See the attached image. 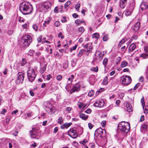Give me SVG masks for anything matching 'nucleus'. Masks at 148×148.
Returning <instances> with one entry per match:
<instances>
[{"instance_id":"obj_18","label":"nucleus","mask_w":148,"mask_h":148,"mask_svg":"<svg viewBox=\"0 0 148 148\" xmlns=\"http://www.w3.org/2000/svg\"><path fill=\"white\" fill-rule=\"evenodd\" d=\"M127 3V0H120V6L122 8H124Z\"/></svg>"},{"instance_id":"obj_8","label":"nucleus","mask_w":148,"mask_h":148,"mask_svg":"<svg viewBox=\"0 0 148 148\" xmlns=\"http://www.w3.org/2000/svg\"><path fill=\"white\" fill-rule=\"evenodd\" d=\"M23 38L24 40L23 43L25 46H29L32 42V37L29 35L24 36Z\"/></svg>"},{"instance_id":"obj_38","label":"nucleus","mask_w":148,"mask_h":148,"mask_svg":"<svg viewBox=\"0 0 148 148\" xmlns=\"http://www.w3.org/2000/svg\"><path fill=\"white\" fill-rule=\"evenodd\" d=\"M85 29L83 27H80L78 28L79 32L82 34L84 31Z\"/></svg>"},{"instance_id":"obj_58","label":"nucleus","mask_w":148,"mask_h":148,"mask_svg":"<svg viewBox=\"0 0 148 148\" xmlns=\"http://www.w3.org/2000/svg\"><path fill=\"white\" fill-rule=\"evenodd\" d=\"M77 45H75L72 48H71L70 49V51L71 52L72 51L75 50L77 47Z\"/></svg>"},{"instance_id":"obj_37","label":"nucleus","mask_w":148,"mask_h":148,"mask_svg":"<svg viewBox=\"0 0 148 148\" xmlns=\"http://www.w3.org/2000/svg\"><path fill=\"white\" fill-rule=\"evenodd\" d=\"M138 37L137 35H134L131 38V40H130V42H131L133 40H136L138 38Z\"/></svg>"},{"instance_id":"obj_36","label":"nucleus","mask_w":148,"mask_h":148,"mask_svg":"<svg viewBox=\"0 0 148 148\" xmlns=\"http://www.w3.org/2000/svg\"><path fill=\"white\" fill-rule=\"evenodd\" d=\"M88 142L87 140L86 139H84L82 141L80 142V144H82L83 145V146H85V145H86V143Z\"/></svg>"},{"instance_id":"obj_7","label":"nucleus","mask_w":148,"mask_h":148,"mask_svg":"<svg viewBox=\"0 0 148 148\" xmlns=\"http://www.w3.org/2000/svg\"><path fill=\"white\" fill-rule=\"evenodd\" d=\"M51 6V3L49 2H42L41 4L40 8L42 12L46 11Z\"/></svg>"},{"instance_id":"obj_16","label":"nucleus","mask_w":148,"mask_h":148,"mask_svg":"<svg viewBox=\"0 0 148 148\" xmlns=\"http://www.w3.org/2000/svg\"><path fill=\"white\" fill-rule=\"evenodd\" d=\"M54 82H52L49 83H47L46 84L44 83L41 85V87L42 88H44L45 87L46 85L48 87H51V89L52 90L54 88Z\"/></svg>"},{"instance_id":"obj_11","label":"nucleus","mask_w":148,"mask_h":148,"mask_svg":"<svg viewBox=\"0 0 148 148\" xmlns=\"http://www.w3.org/2000/svg\"><path fill=\"white\" fill-rule=\"evenodd\" d=\"M24 77V74L22 72H19L17 75L16 82L18 83H22Z\"/></svg>"},{"instance_id":"obj_26","label":"nucleus","mask_w":148,"mask_h":148,"mask_svg":"<svg viewBox=\"0 0 148 148\" xmlns=\"http://www.w3.org/2000/svg\"><path fill=\"white\" fill-rule=\"evenodd\" d=\"M33 29L35 30L36 32H37L38 30L39 31H41L42 30L41 29H38V25L37 24H35L33 25Z\"/></svg>"},{"instance_id":"obj_47","label":"nucleus","mask_w":148,"mask_h":148,"mask_svg":"<svg viewBox=\"0 0 148 148\" xmlns=\"http://www.w3.org/2000/svg\"><path fill=\"white\" fill-rule=\"evenodd\" d=\"M46 65L45 64L44 66V67L40 70V72L41 73H43L46 70Z\"/></svg>"},{"instance_id":"obj_29","label":"nucleus","mask_w":148,"mask_h":148,"mask_svg":"<svg viewBox=\"0 0 148 148\" xmlns=\"http://www.w3.org/2000/svg\"><path fill=\"white\" fill-rule=\"evenodd\" d=\"M85 53V51L83 49L80 50L77 56L78 57H80L82 56L83 53Z\"/></svg>"},{"instance_id":"obj_34","label":"nucleus","mask_w":148,"mask_h":148,"mask_svg":"<svg viewBox=\"0 0 148 148\" xmlns=\"http://www.w3.org/2000/svg\"><path fill=\"white\" fill-rule=\"evenodd\" d=\"M140 56L144 59L147 58H148V54L147 53H143Z\"/></svg>"},{"instance_id":"obj_5","label":"nucleus","mask_w":148,"mask_h":148,"mask_svg":"<svg viewBox=\"0 0 148 148\" xmlns=\"http://www.w3.org/2000/svg\"><path fill=\"white\" fill-rule=\"evenodd\" d=\"M120 81L124 85H128L131 82L132 79L130 76L127 75L123 76L120 79Z\"/></svg>"},{"instance_id":"obj_50","label":"nucleus","mask_w":148,"mask_h":148,"mask_svg":"<svg viewBox=\"0 0 148 148\" xmlns=\"http://www.w3.org/2000/svg\"><path fill=\"white\" fill-rule=\"evenodd\" d=\"M140 84L139 83H137L134 86V88L133 90H136L140 86Z\"/></svg>"},{"instance_id":"obj_51","label":"nucleus","mask_w":148,"mask_h":148,"mask_svg":"<svg viewBox=\"0 0 148 148\" xmlns=\"http://www.w3.org/2000/svg\"><path fill=\"white\" fill-rule=\"evenodd\" d=\"M106 121L105 120L102 121L101 122V125L103 127H104L106 125Z\"/></svg>"},{"instance_id":"obj_42","label":"nucleus","mask_w":148,"mask_h":148,"mask_svg":"<svg viewBox=\"0 0 148 148\" xmlns=\"http://www.w3.org/2000/svg\"><path fill=\"white\" fill-rule=\"evenodd\" d=\"M22 26L23 28H28L29 27V23H26L22 25Z\"/></svg>"},{"instance_id":"obj_3","label":"nucleus","mask_w":148,"mask_h":148,"mask_svg":"<svg viewBox=\"0 0 148 148\" xmlns=\"http://www.w3.org/2000/svg\"><path fill=\"white\" fill-rule=\"evenodd\" d=\"M135 0H130L128 5L125 10V14L126 16L130 15L135 7Z\"/></svg>"},{"instance_id":"obj_53","label":"nucleus","mask_w":148,"mask_h":148,"mask_svg":"<svg viewBox=\"0 0 148 148\" xmlns=\"http://www.w3.org/2000/svg\"><path fill=\"white\" fill-rule=\"evenodd\" d=\"M18 21L20 22H25V20L23 18L19 16L18 17Z\"/></svg>"},{"instance_id":"obj_35","label":"nucleus","mask_w":148,"mask_h":148,"mask_svg":"<svg viewBox=\"0 0 148 148\" xmlns=\"http://www.w3.org/2000/svg\"><path fill=\"white\" fill-rule=\"evenodd\" d=\"M35 53V51L34 50H30L29 52L27 53L28 55H29L30 56H33Z\"/></svg>"},{"instance_id":"obj_52","label":"nucleus","mask_w":148,"mask_h":148,"mask_svg":"<svg viewBox=\"0 0 148 148\" xmlns=\"http://www.w3.org/2000/svg\"><path fill=\"white\" fill-rule=\"evenodd\" d=\"M61 21L62 23H65L67 21V20L66 19V16H63L61 20Z\"/></svg>"},{"instance_id":"obj_21","label":"nucleus","mask_w":148,"mask_h":148,"mask_svg":"<svg viewBox=\"0 0 148 148\" xmlns=\"http://www.w3.org/2000/svg\"><path fill=\"white\" fill-rule=\"evenodd\" d=\"M72 124L71 123H67L63 124L61 126V128L62 129H64V128H67L69 127Z\"/></svg>"},{"instance_id":"obj_63","label":"nucleus","mask_w":148,"mask_h":148,"mask_svg":"<svg viewBox=\"0 0 148 148\" xmlns=\"http://www.w3.org/2000/svg\"><path fill=\"white\" fill-rule=\"evenodd\" d=\"M8 71V69L7 68H5L3 71V73L4 75L7 74V72Z\"/></svg>"},{"instance_id":"obj_40","label":"nucleus","mask_w":148,"mask_h":148,"mask_svg":"<svg viewBox=\"0 0 148 148\" xmlns=\"http://www.w3.org/2000/svg\"><path fill=\"white\" fill-rule=\"evenodd\" d=\"M103 84L104 85L107 84L108 83V77L107 76L103 80Z\"/></svg>"},{"instance_id":"obj_43","label":"nucleus","mask_w":148,"mask_h":148,"mask_svg":"<svg viewBox=\"0 0 148 148\" xmlns=\"http://www.w3.org/2000/svg\"><path fill=\"white\" fill-rule=\"evenodd\" d=\"M58 38H60L62 39H63L64 38V36L62 35V33L60 32L58 35Z\"/></svg>"},{"instance_id":"obj_12","label":"nucleus","mask_w":148,"mask_h":148,"mask_svg":"<svg viewBox=\"0 0 148 148\" xmlns=\"http://www.w3.org/2000/svg\"><path fill=\"white\" fill-rule=\"evenodd\" d=\"M104 131L105 132V130H103L102 128H99L95 130V135L96 137L98 136L101 137H103Z\"/></svg>"},{"instance_id":"obj_13","label":"nucleus","mask_w":148,"mask_h":148,"mask_svg":"<svg viewBox=\"0 0 148 148\" xmlns=\"http://www.w3.org/2000/svg\"><path fill=\"white\" fill-rule=\"evenodd\" d=\"M104 104V102L103 100H97L94 103V105L96 107H101Z\"/></svg>"},{"instance_id":"obj_39","label":"nucleus","mask_w":148,"mask_h":148,"mask_svg":"<svg viewBox=\"0 0 148 148\" xmlns=\"http://www.w3.org/2000/svg\"><path fill=\"white\" fill-rule=\"evenodd\" d=\"M140 101L142 103L143 108V109H144L145 107V103L144 102V100L143 97V98L141 99Z\"/></svg>"},{"instance_id":"obj_45","label":"nucleus","mask_w":148,"mask_h":148,"mask_svg":"<svg viewBox=\"0 0 148 148\" xmlns=\"http://www.w3.org/2000/svg\"><path fill=\"white\" fill-rule=\"evenodd\" d=\"M94 94V92L93 90H92L90 91L88 94V95L89 97H92Z\"/></svg>"},{"instance_id":"obj_31","label":"nucleus","mask_w":148,"mask_h":148,"mask_svg":"<svg viewBox=\"0 0 148 148\" xmlns=\"http://www.w3.org/2000/svg\"><path fill=\"white\" fill-rule=\"evenodd\" d=\"M90 70L91 71L97 72L98 71V67L97 66L96 67H92L90 69Z\"/></svg>"},{"instance_id":"obj_15","label":"nucleus","mask_w":148,"mask_h":148,"mask_svg":"<svg viewBox=\"0 0 148 148\" xmlns=\"http://www.w3.org/2000/svg\"><path fill=\"white\" fill-rule=\"evenodd\" d=\"M148 123L147 122H145L142 125L141 128L140 130L142 132L145 133L147 131V128Z\"/></svg>"},{"instance_id":"obj_33","label":"nucleus","mask_w":148,"mask_h":148,"mask_svg":"<svg viewBox=\"0 0 148 148\" xmlns=\"http://www.w3.org/2000/svg\"><path fill=\"white\" fill-rule=\"evenodd\" d=\"M84 21L80 20L79 19H77L75 21V23L77 25H79L80 24L84 23Z\"/></svg>"},{"instance_id":"obj_41","label":"nucleus","mask_w":148,"mask_h":148,"mask_svg":"<svg viewBox=\"0 0 148 148\" xmlns=\"http://www.w3.org/2000/svg\"><path fill=\"white\" fill-rule=\"evenodd\" d=\"M92 37L97 39L99 37V36L98 33H95L92 34Z\"/></svg>"},{"instance_id":"obj_32","label":"nucleus","mask_w":148,"mask_h":148,"mask_svg":"<svg viewBox=\"0 0 148 148\" xmlns=\"http://www.w3.org/2000/svg\"><path fill=\"white\" fill-rule=\"evenodd\" d=\"M108 61V59L107 58H104L103 61V64L104 66L105 67H106V65L107 64Z\"/></svg>"},{"instance_id":"obj_23","label":"nucleus","mask_w":148,"mask_h":148,"mask_svg":"<svg viewBox=\"0 0 148 148\" xmlns=\"http://www.w3.org/2000/svg\"><path fill=\"white\" fill-rule=\"evenodd\" d=\"M77 104L79 108H82L83 109H84L86 106V104H84L82 102L79 101L78 102Z\"/></svg>"},{"instance_id":"obj_59","label":"nucleus","mask_w":148,"mask_h":148,"mask_svg":"<svg viewBox=\"0 0 148 148\" xmlns=\"http://www.w3.org/2000/svg\"><path fill=\"white\" fill-rule=\"evenodd\" d=\"M91 110L90 108L88 109L85 111V112L87 114H90L91 112Z\"/></svg>"},{"instance_id":"obj_30","label":"nucleus","mask_w":148,"mask_h":148,"mask_svg":"<svg viewBox=\"0 0 148 148\" xmlns=\"http://www.w3.org/2000/svg\"><path fill=\"white\" fill-rule=\"evenodd\" d=\"M128 63L126 61H124L122 62L121 66V68H123L127 66Z\"/></svg>"},{"instance_id":"obj_24","label":"nucleus","mask_w":148,"mask_h":148,"mask_svg":"<svg viewBox=\"0 0 148 148\" xmlns=\"http://www.w3.org/2000/svg\"><path fill=\"white\" fill-rule=\"evenodd\" d=\"M48 105L51 106L50 107H49L48 109L49 110H48V111L50 112L51 114L55 112V108L53 107H52L50 103H49Z\"/></svg>"},{"instance_id":"obj_9","label":"nucleus","mask_w":148,"mask_h":148,"mask_svg":"<svg viewBox=\"0 0 148 148\" xmlns=\"http://www.w3.org/2000/svg\"><path fill=\"white\" fill-rule=\"evenodd\" d=\"M103 54L100 51H97L95 53L94 57V60L96 61H100L103 58Z\"/></svg>"},{"instance_id":"obj_44","label":"nucleus","mask_w":148,"mask_h":148,"mask_svg":"<svg viewBox=\"0 0 148 148\" xmlns=\"http://www.w3.org/2000/svg\"><path fill=\"white\" fill-rule=\"evenodd\" d=\"M145 107V109L144 108V112L145 114L148 113V106L146 105Z\"/></svg>"},{"instance_id":"obj_57","label":"nucleus","mask_w":148,"mask_h":148,"mask_svg":"<svg viewBox=\"0 0 148 148\" xmlns=\"http://www.w3.org/2000/svg\"><path fill=\"white\" fill-rule=\"evenodd\" d=\"M80 3L77 4L75 5V8L77 10V11H78L79 8L80 7Z\"/></svg>"},{"instance_id":"obj_17","label":"nucleus","mask_w":148,"mask_h":148,"mask_svg":"<svg viewBox=\"0 0 148 148\" xmlns=\"http://www.w3.org/2000/svg\"><path fill=\"white\" fill-rule=\"evenodd\" d=\"M140 26V23L139 22H137L134 25V27L132 28V29L134 31L136 32L138 30Z\"/></svg>"},{"instance_id":"obj_25","label":"nucleus","mask_w":148,"mask_h":148,"mask_svg":"<svg viewBox=\"0 0 148 148\" xmlns=\"http://www.w3.org/2000/svg\"><path fill=\"white\" fill-rule=\"evenodd\" d=\"M127 40L125 39H123L119 43L118 45V47H121L125 42Z\"/></svg>"},{"instance_id":"obj_61","label":"nucleus","mask_w":148,"mask_h":148,"mask_svg":"<svg viewBox=\"0 0 148 148\" xmlns=\"http://www.w3.org/2000/svg\"><path fill=\"white\" fill-rule=\"evenodd\" d=\"M90 148H95V145L94 143H91L90 144Z\"/></svg>"},{"instance_id":"obj_14","label":"nucleus","mask_w":148,"mask_h":148,"mask_svg":"<svg viewBox=\"0 0 148 148\" xmlns=\"http://www.w3.org/2000/svg\"><path fill=\"white\" fill-rule=\"evenodd\" d=\"M80 86L79 83L76 84L71 89L70 93H72L76 91H78L80 90Z\"/></svg>"},{"instance_id":"obj_4","label":"nucleus","mask_w":148,"mask_h":148,"mask_svg":"<svg viewBox=\"0 0 148 148\" xmlns=\"http://www.w3.org/2000/svg\"><path fill=\"white\" fill-rule=\"evenodd\" d=\"M27 77L29 80L32 82L34 80L36 75L33 69H29L27 71Z\"/></svg>"},{"instance_id":"obj_60","label":"nucleus","mask_w":148,"mask_h":148,"mask_svg":"<svg viewBox=\"0 0 148 148\" xmlns=\"http://www.w3.org/2000/svg\"><path fill=\"white\" fill-rule=\"evenodd\" d=\"M58 7H56L54 10V12L55 13H57L58 12Z\"/></svg>"},{"instance_id":"obj_10","label":"nucleus","mask_w":148,"mask_h":148,"mask_svg":"<svg viewBox=\"0 0 148 148\" xmlns=\"http://www.w3.org/2000/svg\"><path fill=\"white\" fill-rule=\"evenodd\" d=\"M68 135L73 138H76L78 135L75 130L72 129H70L68 131Z\"/></svg>"},{"instance_id":"obj_56","label":"nucleus","mask_w":148,"mask_h":148,"mask_svg":"<svg viewBox=\"0 0 148 148\" xmlns=\"http://www.w3.org/2000/svg\"><path fill=\"white\" fill-rule=\"evenodd\" d=\"M56 27H59L60 25V23L59 21H56L54 23Z\"/></svg>"},{"instance_id":"obj_48","label":"nucleus","mask_w":148,"mask_h":148,"mask_svg":"<svg viewBox=\"0 0 148 148\" xmlns=\"http://www.w3.org/2000/svg\"><path fill=\"white\" fill-rule=\"evenodd\" d=\"M103 41H106L108 40V36L107 35H104L103 38Z\"/></svg>"},{"instance_id":"obj_1","label":"nucleus","mask_w":148,"mask_h":148,"mask_svg":"<svg viewBox=\"0 0 148 148\" xmlns=\"http://www.w3.org/2000/svg\"><path fill=\"white\" fill-rule=\"evenodd\" d=\"M19 10L23 14H28L32 11V6L27 2H23L20 5Z\"/></svg>"},{"instance_id":"obj_62","label":"nucleus","mask_w":148,"mask_h":148,"mask_svg":"<svg viewBox=\"0 0 148 148\" xmlns=\"http://www.w3.org/2000/svg\"><path fill=\"white\" fill-rule=\"evenodd\" d=\"M144 50L146 52H148V45L145 46L144 47Z\"/></svg>"},{"instance_id":"obj_22","label":"nucleus","mask_w":148,"mask_h":148,"mask_svg":"<svg viewBox=\"0 0 148 148\" xmlns=\"http://www.w3.org/2000/svg\"><path fill=\"white\" fill-rule=\"evenodd\" d=\"M79 116L81 119L84 120H86L88 117V115H86L85 114L82 113L79 114Z\"/></svg>"},{"instance_id":"obj_2","label":"nucleus","mask_w":148,"mask_h":148,"mask_svg":"<svg viewBox=\"0 0 148 148\" xmlns=\"http://www.w3.org/2000/svg\"><path fill=\"white\" fill-rule=\"evenodd\" d=\"M130 129V124L128 122L122 121L119 123L118 126V129L121 132L127 134Z\"/></svg>"},{"instance_id":"obj_20","label":"nucleus","mask_w":148,"mask_h":148,"mask_svg":"<svg viewBox=\"0 0 148 148\" xmlns=\"http://www.w3.org/2000/svg\"><path fill=\"white\" fill-rule=\"evenodd\" d=\"M136 47V45L135 44L133 43L129 47L128 50L130 52L133 51L135 49Z\"/></svg>"},{"instance_id":"obj_46","label":"nucleus","mask_w":148,"mask_h":148,"mask_svg":"<svg viewBox=\"0 0 148 148\" xmlns=\"http://www.w3.org/2000/svg\"><path fill=\"white\" fill-rule=\"evenodd\" d=\"M27 62L26 59L25 58H23L22 59V62L21 64L22 66H24Z\"/></svg>"},{"instance_id":"obj_54","label":"nucleus","mask_w":148,"mask_h":148,"mask_svg":"<svg viewBox=\"0 0 148 148\" xmlns=\"http://www.w3.org/2000/svg\"><path fill=\"white\" fill-rule=\"evenodd\" d=\"M71 3V2L69 1H67L64 5V7L65 8H66L67 7H68Z\"/></svg>"},{"instance_id":"obj_28","label":"nucleus","mask_w":148,"mask_h":148,"mask_svg":"<svg viewBox=\"0 0 148 148\" xmlns=\"http://www.w3.org/2000/svg\"><path fill=\"white\" fill-rule=\"evenodd\" d=\"M57 122L60 124H62L63 123V119L62 116H60L57 120Z\"/></svg>"},{"instance_id":"obj_19","label":"nucleus","mask_w":148,"mask_h":148,"mask_svg":"<svg viewBox=\"0 0 148 148\" xmlns=\"http://www.w3.org/2000/svg\"><path fill=\"white\" fill-rule=\"evenodd\" d=\"M126 107V110L129 112H130L132 111V105L129 103H125Z\"/></svg>"},{"instance_id":"obj_6","label":"nucleus","mask_w":148,"mask_h":148,"mask_svg":"<svg viewBox=\"0 0 148 148\" xmlns=\"http://www.w3.org/2000/svg\"><path fill=\"white\" fill-rule=\"evenodd\" d=\"M39 131L36 129H32V130L29 131V135L31 138L36 139H39L40 136L39 134Z\"/></svg>"},{"instance_id":"obj_55","label":"nucleus","mask_w":148,"mask_h":148,"mask_svg":"<svg viewBox=\"0 0 148 148\" xmlns=\"http://www.w3.org/2000/svg\"><path fill=\"white\" fill-rule=\"evenodd\" d=\"M62 78V77L61 75H58L56 77V79L58 81L61 80Z\"/></svg>"},{"instance_id":"obj_27","label":"nucleus","mask_w":148,"mask_h":148,"mask_svg":"<svg viewBox=\"0 0 148 148\" xmlns=\"http://www.w3.org/2000/svg\"><path fill=\"white\" fill-rule=\"evenodd\" d=\"M146 3L145 1L143 2L140 5V7L141 10H143L145 9L146 7Z\"/></svg>"},{"instance_id":"obj_64","label":"nucleus","mask_w":148,"mask_h":148,"mask_svg":"<svg viewBox=\"0 0 148 148\" xmlns=\"http://www.w3.org/2000/svg\"><path fill=\"white\" fill-rule=\"evenodd\" d=\"M29 93L30 95L32 96H34V93L33 90H31L29 91Z\"/></svg>"},{"instance_id":"obj_49","label":"nucleus","mask_w":148,"mask_h":148,"mask_svg":"<svg viewBox=\"0 0 148 148\" xmlns=\"http://www.w3.org/2000/svg\"><path fill=\"white\" fill-rule=\"evenodd\" d=\"M121 60V58L120 57H117L116 59V63L117 64H119Z\"/></svg>"}]
</instances>
